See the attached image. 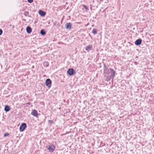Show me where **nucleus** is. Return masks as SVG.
Returning <instances> with one entry per match:
<instances>
[{
    "label": "nucleus",
    "instance_id": "14",
    "mask_svg": "<svg viewBox=\"0 0 154 154\" xmlns=\"http://www.w3.org/2000/svg\"><path fill=\"white\" fill-rule=\"evenodd\" d=\"M41 34L42 35H44L45 34V32L44 30H42L40 31Z\"/></svg>",
    "mask_w": 154,
    "mask_h": 154
},
{
    "label": "nucleus",
    "instance_id": "22",
    "mask_svg": "<svg viewBox=\"0 0 154 154\" xmlns=\"http://www.w3.org/2000/svg\"><path fill=\"white\" fill-rule=\"evenodd\" d=\"M45 63H47V62H45L44 63V64H45Z\"/></svg>",
    "mask_w": 154,
    "mask_h": 154
},
{
    "label": "nucleus",
    "instance_id": "5",
    "mask_svg": "<svg viewBox=\"0 0 154 154\" xmlns=\"http://www.w3.org/2000/svg\"><path fill=\"white\" fill-rule=\"evenodd\" d=\"M31 114L35 117L38 116V115L37 111L35 109H33L32 111Z\"/></svg>",
    "mask_w": 154,
    "mask_h": 154
},
{
    "label": "nucleus",
    "instance_id": "19",
    "mask_svg": "<svg viewBox=\"0 0 154 154\" xmlns=\"http://www.w3.org/2000/svg\"><path fill=\"white\" fill-rule=\"evenodd\" d=\"M33 1V0H28V2L30 3H32Z\"/></svg>",
    "mask_w": 154,
    "mask_h": 154
},
{
    "label": "nucleus",
    "instance_id": "12",
    "mask_svg": "<svg viewBox=\"0 0 154 154\" xmlns=\"http://www.w3.org/2000/svg\"><path fill=\"white\" fill-rule=\"evenodd\" d=\"M66 28L70 29L71 28V24L70 23H67L66 24Z\"/></svg>",
    "mask_w": 154,
    "mask_h": 154
},
{
    "label": "nucleus",
    "instance_id": "18",
    "mask_svg": "<svg viewBox=\"0 0 154 154\" xmlns=\"http://www.w3.org/2000/svg\"><path fill=\"white\" fill-rule=\"evenodd\" d=\"M24 14L25 15H27L28 14V12L27 11H25L24 12Z\"/></svg>",
    "mask_w": 154,
    "mask_h": 154
},
{
    "label": "nucleus",
    "instance_id": "1",
    "mask_svg": "<svg viewBox=\"0 0 154 154\" xmlns=\"http://www.w3.org/2000/svg\"><path fill=\"white\" fill-rule=\"evenodd\" d=\"M26 124L25 123H22L20 125L19 130L20 132L23 131L26 128Z\"/></svg>",
    "mask_w": 154,
    "mask_h": 154
},
{
    "label": "nucleus",
    "instance_id": "16",
    "mask_svg": "<svg viewBox=\"0 0 154 154\" xmlns=\"http://www.w3.org/2000/svg\"><path fill=\"white\" fill-rule=\"evenodd\" d=\"M82 6H83V7L85 8L87 10H88V8L85 5H82Z\"/></svg>",
    "mask_w": 154,
    "mask_h": 154
},
{
    "label": "nucleus",
    "instance_id": "9",
    "mask_svg": "<svg viewBox=\"0 0 154 154\" xmlns=\"http://www.w3.org/2000/svg\"><path fill=\"white\" fill-rule=\"evenodd\" d=\"M38 13L42 16H44L46 14L45 12L42 10H40L39 11Z\"/></svg>",
    "mask_w": 154,
    "mask_h": 154
},
{
    "label": "nucleus",
    "instance_id": "8",
    "mask_svg": "<svg viewBox=\"0 0 154 154\" xmlns=\"http://www.w3.org/2000/svg\"><path fill=\"white\" fill-rule=\"evenodd\" d=\"M110 71L109 70V69H108L106 67H104V73H106L108 74V75H109Z\"/></svg>",
    "mask_w": 154,
    "mask_h": 154
},
{
    "label": "nucleus",
    "instance_id": "2",
    "mask_svg": "<svg viewBox=\"0 0 154 154\" xmlns=\"http://www.w3.org/2000/svg\"><path fill=\"white\" fill-rule=\"evenodd\" d=\"M55 146L53 145H50L47 147V149L50 152H52L55 149Z\"/></svg>",
    "mask_w": 154,
    "mask_h": 154
},
{
    "label": "nucleus",
    "instance_id": "11",
    "mask_svg": "<svg viewBox=\"0 0 154 154\" xmlns=\"http://www.w3.org/2000/svg\"><path fill=\"white\" fill-rule=\"evenodd\" d=\"M26 30L27 33H30L32 32V29L30 27L27 26L26 28Z\"/></svg>",
    "mask_w": 154,
    "mask_h": 154
},
{
    "label": "nucleus",
    "instance_id": "20",
    "mask_svg": "<svg viewBox=\"0 0 154 154\" xmlns=\"http://www.w3.org/2000/svg\"><path fill=\"white\" fill-rule=\"evenodd\" d=\"M2 33V29H0V35H1Z\"/></svg>",
    "mask_w": 154,
    "mask_h": 154
},
{
    "label": "nucleus",
    "instance_id": "4",
    "mask_svg": "<svg viewBox=\"0 0 154 154\" xmlns=\"http://www.w3.org/2000/svg\"><path fill=\"white\" fill-rule=\"evenodd\" d=\"M109 70L110 71L109 72V75L111 77H113L115 76V71L113 69L110 68Z\"/></svg>",
    "mask_w": 154,
    "mask_h": 154
},
{
    "label": "nucleus",
    "instance_id": "3",
    "mask_svg": "<svg viewBox=\"0 0 154 154\" xmlns=\"http://www.w3.org/2000/svg\"><path fill=\"white\" fill-rule=\"evenodd\" d=\"M67 73L70 75H72L75 73V71L72 69H69L67 71Z\"/></svg>",
    "mask_w": 154,
    "mask_h": 154
},
{
    "label": "nucleus",
    "instance_id": "6",
    "mask_svg": "<svg viewBox=\"0 0 154 154\" xmlns=\"http://www.w3.org/2000/svg\"><path fill=\"white\" fill-rule=\"evenodd\" d=\"M46 85L48 87H51V81L50 79H47L45 82Z\"/></svg>",
    "mask_w": 154,
    "mask_h": 154
},
{
    "label": "nucleus",
    "instance_id": "21",
    "mask_svg": "<svg viewBox=\"0 0 154 154\" xmlns=\"http://www.w3.org/2000/svg\"><path fill=\"white\" fill-rule=\"evenodd\" d=\"M49 122L50 123H52L53 121L52 120H49Z\"/></svg>",
    "mask_w": 154,
    "mask_h": 154
},
{
    "label": "nucleus",
    "instance_id": "13",
    "mask_svg": "<svg viewBox=\"0 0 154 154\" xmlns=\"http://www.w3.org/2000/svg\"><path fill=\"white\" fill-rule=\"evenodd\" d=\"M4 110L6 112L9 111L10 110V107L7 105H6L5 106Z\"/></svg>",
    "mask_w": 154,
    "mask_h": 154
},
{
    "label": "nucleus",
    "instance_id": "17",
    "mask_svg": "<svg viewBox=\"0 0 154 154\" xmlns=\"http://www.w3.org/2000/svg\"><path fill=\"white\" fill-rule=\"evenodd\" d=\"M9 135V134L8 133H5L4 134V136L5 137L8 136Z\"/></svg>",
    "mask_w": 154,
    "mask_h": 154
},
{
    "label": "nucleus",
    "instance_id": "10",
    "mask_svg": "<svg viewBox=\"0 0 154 154\" xmlns=\"http://www.w3.org/2000/svg\"><path fill=\"white\" fill-rule=\"evenodd\" d=\"M142 40L141 39H138L135 42V44L136 45H138L141 44L142 43Z\"/></svg>",
    "mask_w": 154,
    "mask_h": 154
},
{
    "label": "nucleus",
    "instance_id": "7",
    "mask_svg": "<svg viewBox=\"0 0 154 154\" xmlns=\"http://www.w3.org/2000/svg\"><path fill=\"white\" fill-rule=\"evenodd\" d=\"M85 50L89 51L91 50L92 49V46L91 45H88L87 46L85 47Z\"/></svg>",
    "mask_w": 154,
    "mask_h": 154
},
{
    "label": "nucleus",
    "instance_id": "15",
    "mask_svg": "<svg viewBox=\"0 0 154 154\" xmlns=\"http://www.w3.org/2000/svg\"><path fill=\"white\" fill-rule=\"evenodd\" d=\"M92 33L94 34H96L97 33V30L95 29H93L92 31Z\"/></svg>",
    "mask_w": 154,
    "mask_h": 154
}]
</instances>
